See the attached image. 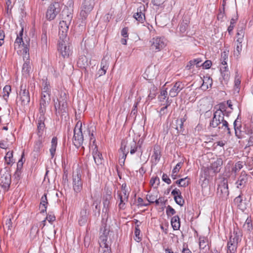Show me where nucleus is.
Wrapping results in <instances>:
<instances>
[{
	"instance_id": "nucleus-58",
	"label": "nucleus",
	"mask_w": 253,
	"mask_h": 253,
	"mask_svg": "<svg viewBox=\"0 0 253 253\" xmlns=\"http://www.w3.org/2000/svg\"><path fill=\"white\" fill-rule=\"evenodd\" d=\"M118 195L122 196L124 197V199L125 200V198L127 199H128L129 194L127 193V191L126 189H123L122 190V191L120 193H118Z\"/></svg>"
},
{
	"instance_id": "nucleus-23",
	"label": "nucleus",
	"mask_w": 253,
	"mask_h": 253,
	"mask_svg": "<svg viewBox=\"0 0 253 253\" xmlns=\"http://www.w3.org/2000/svg\"><path fill=\"white\" fill-rule=\"evenodd\" d=\"M45 118L44 114H41L38 121V129L39 135H42L44 131L45 125L44 123Z\"/></svg>"
},
{
	"instance_id": "nucleus-34",
	"label": "nucleus",
	"mask_w": 253,
	"mask_h": 253,
	"mask_svg": "<svg viewBox=\"0 0 253 253\" xmlns=\"http://www.w3.org/2000/svg\"><path fill=\"white\" fill-rule=\"evenodd\" d=\"M243 228L244 230L250 232L253 229V225L252 220L248 217L243 225Z\"/></svg>"
},
{
	"instance_id": "nucleus-46",
	"label": "nucleus",
	"mask_w": 253,
	"mask_h": 253,
	"mask_svg": "<svg viewBox=\"0 0 253 253\" xmlns=\"http://www.w3.org/2000/svg\"><path fill=\"white\" fill-rule=\"evenodd\" d=\"M39 232V229L38 228V225H33L31 229L30 235L33 238H35L37 236Z\"/></svg>"
},
{
	"instance_id": "nucleus-36",
	"label": "nucleus",
	"mask_w": 253,
	"mask_h": 253,
	"mask_svg": "<svg viewBox=\"0 0 253 253\" xmlns=\"http://www.w3.org/2000/svg\"><path fill=\"white\" fill-rule=\"evenodd\" d=\"M5 162L8 165H11L14 163V159L13 158V152L12 151H8L6 154V155L4 157Z\"/></svg>"
},
{
	"instance_id": "nucleus-14",
	"label": "nucleus",
	"mask_w": 253,
	"mask_h": 253,
	"mask_svg": "<svg viewBox=\"0 0 253 253\" xmlns=\"http://www.w3.org/2000/svg\"><path fill=\"white\" fill-rule=\"evenodd\" d=\"M23 29L22 28L19 33V35L17 36V38L14 42V47L15 48H20L21 47H23V52L26 53H28V51H29V43L27 42V43H25L23 41V39L22 36L23 35Z\"/></svg>"
},
{
	"instance_id": "nucleus-60",
	"label": "nucleus",
	"mask_w": 253,
	"mask_h": 253,
	"mask_svg": "<svg viewBox=\"0 0 253 253\" xmlns=\"http://www.w3.org/2000/svg\"><path fill=\"white\" fill-rule=\"evenodd\" d=\"M202 62V60L200 58L195 59L194 60L190 61V64L194 63V65H196L197 67H200L202 66V64L201 63Z\"/></svg>"
},
{
	"instance_id": "nucleus-62",
	"label": "nucleus",
	"mask_w": 253,
	"mask_h": 253,
	"mask_svg": "<svg viewBox=\"0 0 253 253\" xmlns=\"http://www.w3.org/2000/svg\"><path fill=\"white\" fill-rule=\"evenodd\" d=\"M12 224L11 219L9 218L6 221L5 228H7L8 230L11 231L12 227Z\"/></svg>"
},
{
	"instance_id": "nucleus-19",
	"label": "nucleus",
	"mask_w": 253,
	"mask_h": 253,
	"mask_svg": "<svg viewBox=\"0 0 253 253\" xmlns=\"http://www.w3.org/2000/svg\"><path fill=\"white\" fill-rule=\"evenodd\" d=\"M23 60L24 61V63L23 65L22 72L23 75H29L31 69L29 53L25 54L23 56Z\"/></svg>"
},
{
	"instance_id": "nucleus-5",
	"label": "nucleus",
	"mask_w": 253,
	"mask_h": 253,
	"mask_svg": "<svg viewBox=\"0 0 253 253\" xmlns=\"http://www.w3.org/2000/svg\"><path fill=\"white\" fill-rule=\"evenodd\" d=\"M239 241L240 236L234 231L228 242L227 253H236Z\"/></svg>"
},
{
	"instance_id": "nucleus-10",
	"label": "nucleus",
	"mask_w": 253,
	"mask_h": 253,
	"mask_svg": "<svg viewBox=\"0 0 253 253\" xmlns=\"http://www.w3.org/2000/svg\"><path fill=\"white\" fill-rule=\"evenodd\" d=\"M11 183V175L9 171L1 172L0 177V188L6 191L9 188Z\"/></svg>"
},
{
	"instance_id": "nucleus-7",
	"label": "nucleus",
	"mask_w": 253,
	"mask_h": 253,
	"mask_svg": "<svg viewBox=\"0 0 253 253\" xmlns=\"http://www.w3.org/2000/svg\"><path fill=\"white\" fill-rule=\"evenodd\" d=\"M56 115H64L67 111V104L66 96L64 93V96L57 99L54 104Z\"/></svg>"
},
{
	"instance_id": "nucleus-11",
	"label": "nucleus",
	"mask_w": 253,
	"mask_h": 253,
	"mask_svg": "<svg viewBox=\"0 0 253 253\" xmlns=\"http://www.w3.org/2000/svg\"><path fill=\"white\" fill-rule=\"evenodd\" d=\"M60 11V5L58 2L51 4L47 10L46 16L49 20L54 19Z\"/></svg>"
},
{
	"instance_id": "nucleus-49",
	"label": "nucleus",
	"mask_w": 253,
	"mask_h": 253,
	"mask_svg": "<svg viewBox=\"0 0 253 253\" xmlns=\"http://www.w3.org/2000/svg\"><path fill=\"white\" fill-rule=\"evenodd\" d=\"M237 121L235 120L234 122V127L235 129V132L236 135L238 137L240 138L241 137V131L239 129V126H237Z\"/></svg>"
},
{
	"instance_id": "nucleus-3",
	"label": "nucleus",
	"mask_w": 253,
	"mask_h": 253,
	"mask_svg": "<svg viewBox=\"0 0 253 253\" xmlns=\"http://www.w3.org/2000/svg\"><path fill=\"white\" fill-rule=\"evenodd\" d=\"M89 136L90 137V141L92 140V144H90V149L92 150V154L93 157V159L95 163L97 165H100L102 164L103 158L102 154L98 151L96 144L95 143V140L93 138V133H90V130H88Z\"/></svg>"
},
{
	"instance_id": "nucleus-52",
	"label": "nucleus",
	"mask_w": 253,
	"mask_h": 253,
	"mask_svg": "<svg viewBox=\"0 0 253 253\" xmlns=\"http://www.w3.org/2000/svg\"><path fill=\"white\" fill-rule=\"evenodd\" d=\"M174 200L176 204L180 205V206H183L184 203V201L183 199L182 198V197L181 195L179 196L178 197H174Z\"/></svg>"
},
{
	"instance_id": "nucleus-16",
	"label": "nucleus",
	"mask_w": 253,
	"mask_h": 253,
	"mask_svg": "<svg viewBox=\"0 0 253 253\" xmlns=\"http://www.w3.org/2000/svg\"><path fill=\"white\" fill-rule=\"evenodd\" d=\"M145 5L143 4H140V6L137 8V12L133 14V17L137 21L142 23L145 19Z\"/></svg>"
},
{
	"instance_id": "nucleus-43",
	"label": "nucleus",
	"mask_w": 253,
	"mask_h": 253,
	"mask_svg": "<svg viewBox=\"0 0 253 253\" xmlns=\"http://www.w3.org/2000/svg\"><path fill=\"white\" fill-rule=\"evenodd\" d=\"M118 197L119 199V208L120 209H124L125 208L126 203L127 202L128 200L126 198L125 200L124 197L120 195H118Z\"/></svg>"
},
{
	"instance_id": "nucleus-38",
	"label": "nucleus",
	"mask_w": 253,
	"mask_h": 253,
	"mask_svg": "<svg viewBox=\"0 0 253 253\" xmlns=\"http://www.w3.org/2000/svg\"><path fill=\"white\" fill-rule=\"evenodd\" d=\"M42 47L43 49H46L47 46V37L46 33H43L41 38Z\"/></svg>"
},
{
	"instance_id": "nucleus-18",
	"label": "nucleus",
	"mask_w": 253,
	"mask_h": 253,
	"mask_svg": "<svg viewBox=\"0 0 253 253\" xmlns=\"http://www.w3.org/2000/svg\"><path fill=\"white\" fill-rule=\"evenodd\" d=\"M50 101V95H42L40 100V112L41 114H44L46 110V107Z\"/></svg>"
},
{
	"instance_id": "nucleus-1",
	"label": "nucleus",
	"mask_w": 253,
	"mask_h": 253,
	"mask_svg": "<svg viewBox=\"0 0 253 253\" xmlns=\"http://www.w3.org/2000/svg\"><path fill=\"white\" fill-rule=\"evenodd\" d=\"M224 116L223 111L220 108L214 112L213 118L210 122V125L211 127L214 128L222 124L221 126H219V128L223 129L224 132L227 131L228 134H230L228 123L226 121L224 120Z\"/></svg>"
},
{
	"instance_id": "nucleus-26",
	"label": "nucleus",
	"mask_w": 253,
	"mask_h": 253,
	"mask_svg": "<svg viewBox=\"0 0 253 253\" xmlns=\"http://www.w3.org/2000/svg\"><path fill=\"white\" fill-rule=\"evenodd\" d=\"M222 164V161L221 159H217L211 165V168L214 173L219 172L221 166Z\"/></svg>"
},
{
	"instance_id": "nucleus-41",
	"label": "nucleus",
	"mask_w": 253,
	"mask_h": 253,
	"mask_svg": "<svg viewBox=\"0 0 253 253\" xmlns=\"http://www.w3.org/2000/svg\"><path fill=\"white\" fill-rule=\"evenodd\" d=\"M244 34L245 33L242 28H240L238 29L237 33V42H240L243 41L244 37Z\"/></svg>"
},
{
	"instance_id": "nucleus-55",
	"label": "nucleus",
	"mask_w": 253,
	"mask_h": 253,
	"mask_svg": "<svg viewBox=\"0 0 253 253\" xmlns=\"http://www.w3.org/2000/svg\"><path fill=\"white\" fill-rule=\"evenodd\" d=\"M168 95V92L166 90H163L161 92V94L159 96V98L160 101H164L166 99Z\"/></svg>"
},
{
	"instance_id": "nucleus-31",
	"label": "nucleus",
	"mask_w": 253,
	"mask_h": 253,
	"mask_svg": "<svg viewBox=\"0 0 253 253\" xmlns=\"http://www.w3.org/2000/svg\"><path fill=\"white\" fill-rule=\"evenodd\" d=\"M57 144V139L56 137H54L52 139L51 147L49 149L50 155L52 158H53L55 155Z\"/></svg>"
},
{
	"instance_id": "nucleus-42",
	"label": "nucleus",
	"mask_w": 253,
	"mask_h": 253,
	"mask_svg": "<svg viewBox=\"0 0 253 253\" xmlns=\"http://www.w3.org/2000/svg\"><path fill=\"white\" fill-rule=\"evenodd\" d=\"M237 19H238V16H235L234 17H233L231 19L230 24V25L228 27V29H227L228 32L229 34H231V33L232 32V30H233L235 24L236 23V21H237Z\"/></svg>"
},
{
	"instance_id": "nucleus-6",
	"label": "nucleus",
	"mask_w": 253,
	"mask_h": 253,
	"mask_svg": "<svg viewBox=\"0 0 253 253\" xmlns=\"http://www.w3.org/2000/svg\"><path fill=\"white\" fill-rule=\"evenodd\" d=\"M95 0H84L81 7L80 15L82 19H85L95 5Z\"/></svg>"
},
{
	"instance_id": "nucleus-64",
	"label": "nucleus",
	"mask_w": 253,
	"mask_h": 253,
	"mask_svg": "<svg viewBox=\"0 0 253 253\" xmlns=\"http://www.w3.org/2000/svg\"><path fill=\"white\" fill-rule=\"evenodd\" d=\"M234 83L235 87L238 89L239 88V85L241 84V80L239 75H236Z\"/></svg>"
},
{
	"instance_id": "nucleus-17",
	"label": "nucleus",
	"mask_w": 253,
	"mask_h": 253,
	"mask_svg": "<svg viewBox=\"0 0 253 253\" xmlns=\"http://www.w3.org/2000/svg\"><path fill=\"white\" fill-rule=\"evenodd\" d=\"M69 25V24L60 21L59 26V39H69L67 37V33L68 31Z\"/></svg>"
},
{
	"instance_id": "nucleus-24",
	"label": "nucleus",
	"mask_w": 253,
	"mask_h": 253,
	"mask_svg": "<svg viewBox=\"0 0 253 253\" xmlns=\"http://www.w3.org/2000/svg\"><path fill=\"white\" fill-rule=\"evenodd\" d=\"M109 63L107 60L103 59L101 62V68L98 70L97 75L98 77H100L106 74V70L108 69Z\"/></svg>"
},
{
	"instance_id": "nucleus-35",
	"label": "nucleus",
	"mask_w": 253,
	"mask_h": 253,
	"mask_svg": "<svg viewBox=\"0 0 253 253\" xmlns=\"http://www.w3.org/2000/svg\"><path fill=\"white\" fill-rule=\"evenodd\" d=\"M48 204L46 194H44L41 198V206L43 207V209H42L41 212H44L46 211L47 205Z\"/></svg>"
},
{
	"instance_id": "nucleus-47",
	"label": "nucleus",
	"mask_w": 253,
	"mask_h": 253,
	"mask_svg": "<svg viewBox=\"0 0 253 253\" xmlns=\"http://www.w3.org/2000/svg\"><path fill=\"white\" fill-rule=\"evenodd\" d=\"M140 230L139 228L138 225H137L135 227V231H134V234H135L134 240L137 242H139L141 240V237L140 236Z\"/></svg>"
},
{
	"instance_id": "nucleus-28",
	"label": "nucleus",
	"mask_w": 253,
	"mask_h": 253,
	"mask_svg": "<svg viewBox=\"0 0 253 253\" xmlns=\"http://www.w3.org/2000/svg\"><path fill=\"white\" fill-rule=\"evenodd\" d=\"M212 83V81L211 78L210 77L204 78L203 84L201 86V88L202 89L206 90L211 86Z\"/></svg>"
},
{
	"instance_id": "nucleus-53",
	"label": "nucleus",
	"mask_w": 253,
	"mask_h": 253,
	"mask_svg": "<svg viewBox=\"0 0 253 253\" xmlns=\"http://www.w3.org/2000/svg\"><path fill=\"white\" fill-rule=\"evenodd\" d=\"M228 58V56L225 53V52H224L223 53H221V66H226L227 65V62L225 61L226 59Z\"/></svg>"
},
{
	"instance_id": "nucleus-37",
	"label": "nucleus",
	"mask_w": 253,
	"mask_h": 253,
	"mask_svg": "<svg viewBox=\"0 0 253 253\" xmlns=\"http://www.w3.org/2000/svg\"><path fill=\"white\" fill-rule=\"evenodd\" d=\"M242 42H237L235 49L234 51V56L238 58L240 55L242 49Z\"/></svg>"
},
{
	"instance_id": "nucleus-21",
	"label": "nucleus",
	"mask_w": 253,
	"mask_h": 253,
	"mask_svg": "<svg viewBox=\"0 0 253 253\" xmlns=\"http://www.w3.org/2000/svg\"><path fill=\"white\" fill-rule=\"evenodd\" d=\"M183 87L184 86L182 83L180 82H176L170 90L169 95L171 97H175Z\"/></svg>"
},
{
	"instance_id": "nucleus-50",
	"label": "nucleus",
	"mask_w": 253,
	"mask_h": 253,
	"mask_svg": "<svg viewBox=\"0 0 253 253\" xmlns=\"http://www.w3.org/2000/svg\"><path fill=\"white\" fill-rule=\"evenodd\" d=\"M157 198V195L150 194L146 195V199L149 203H154V201L156 200Z\"/></svg>"
},
{
	"instance_id": "nucleus-25",
	"label": "nucleus",
	"mask_w": 253,
	"mask_h": 253,
	"mask_svg": "<svg viewBox=\"0 0 253 253\" xmlns=\"http://www.w3.org/2000/svg\"><path fill=\"white\" fill-rule=\"evenodd\" d=\"M13 135L10 134L8 136V138H6V140H2L0 142V148L6 149L9 148L12 143Z\"/></svg>"
},
{
	"instance_id": "nucleus-56",
	"label": "nucleus",
	"mask_w": 253,
	"mask_h": 253,
	"mask_svg": "<svg viewBox=\"0 0 253 253\" xmlns=\"http://www.w3.org/2000/svg\"><path fill=\"white\" fill-rule=\"evenodd\" d=\"M157 88L153 86L152 88V91L151 89L150 90V93L148 95V98L150 99H152L155 98L156 95Z\"/></svg>"
},
{
	"instance_id": "nucleus-4",
	"label": "nucleus",
	"mask_w": 253,
	"mask_h": 253,
	"mask_svg": "<svg viewBox=\"0 0 253 253\" xmlns=\"http://www.w3.org/2000/svg\"><path fill=\"white\" fill-rule=\"evenodd\" d=\"M82 127V123L81 121H78L74 128V134L73 139L74 144L78 148L83 144L84 141V136Z\"/></svg>"
},
{
	"instance_id": "nucleus-54",
	"label": "nucleus",
	"mask_w": 253,
	"mask_h": 253,
	"mask_svg": "<svg viewBox=\"0 0 253 253\" xmlns=\"http://www.w3.org/2000/svg\"><path fill=\"white\" fill-rule=\"evenodd\" d=\"M166 212L168 216H171L175 213V211L171 207L168 206L167 208Z\"/></svg>"
},
{
	"instance_id": "nucleus-45",
	"label": "nucleus",
	"mask_w": 253,
	"mask_h": 253,
	"mask_svg": "<svg viewBox=\"0 0 253 253\" xmlns=\"http://www.w3.org/2000/svg\"><path fill=\"white\" fill-rule=\"evenodd\" d=\"M185 121V119H180L176 120V129L178 131H181L183 129V123Z\"/></svg>"
},
{
	"instance_id": "nucleus-61",
	"label": "nucleus",
	"mask_w": 253,
	"mask_h": 253,
	"mask_svg": "<svg viewBox=\"0 0 253 253\" xmlns=\"http://www.w3.org/2000/svg\"><path fill=\"white\" fill-rule=\"evenodd\" d=\"M222 78L224 80L227 81L230 78V73L228 71L221 72Z\"/></svg>"
},
{
	"instance_id": "nucleus-29",
	"label": "nucleus",
	"mask_w": 253,
	"mask_h": 253,
	"mask_svg": "<svg viewBox=\"0 0 253 253\" xmlns=\"http://www.w3.org/2000/svg\"><path fill=\"white\" fill-rule=\"evenodd\" d=\"M161 158V152L159 146H155L154 148L153 154L152 158L155 161V163L158 162Z\"/></svg>"
},
{
	"instance_id": "nucleus-59",
	"label": "nucleus",
	"mask_w": 253,
	"mask_h": 253,
	"mask_svg": "<svg viewBox=\"0 0 253 253\" xmlns=\"http://www.w3.org/2000/svg\"><path fill=\"white\" fill-rule=\"evenodd\" d=\"M242 168V162H238L235 164L234 168L233 169V170L236 172L237 171L240 170Z\"/></svg>"
},
{
	"instance_id": "nucleus-20",
	"label": "nucleus",
	"mask_w": 253,
	"mask_h": 253,
	"mask_svg": "<svg viewBox=\"0 0 253 253\" xmlns=\"http://www.w3.org/2000/svg\"><path fill=\"white\" fill-rule=\"evenodd\" d=\"M248 178V176L246 172L245 171H242L241 175L236 182L237 187L239 189L244 187L247 182Z\"/></svg>"
},
{
	"instance_id": "nucleus-33",
	"label": "nucleus",
	"mask_w": 253,
	"mask_h": 253,
	"mask_svg": "<svg viewBox=\"0 0 253 253\" xmlns=\"http://www.w3.org/2000/svg\"><path fill=\"white\" fill-rule=\"evenodd\" d=\"M42 138L39 137L38 140H37L34 145V151L36 153H39L42 147Z\"/></svg>"
},
{
	"instance_id": "nucleus-63",
	"label": "nucleus",
	"mask_w": 253,
	"mask_h": 253,
	"mask_svg": "<svg viewBox=\"0 0 253 253\" xmlns=\"http://www.w3.org/2000/svg\"><path fill=\"white\" fill-rule=\"evenodd\" d=\"M212 65L211 62L210 60H207L202 64L203 68L206 69L210 68Z\"/></svg>"
},
{
	"instance_id": "nucleus-15",
	"label": "nucleus",
	"mask_w": 253,
	"mask_h": 253,
	"mask_svg": "<svg viewBox=\"0 0 253 253\" xmlns=\"http://www.w3.org/2000/svg\"><path fill=\"white\" fill-rule=\"evenodd\" d=\"M73 9L65 8L62 11V20L61 22L70 25L73 18Z\"/></svg>"
},
{
	"instance_id": "nucleus-2",
	"label": "nucleus",
	"mask_w": 253,
	"mask_h": 253,
	"mask_svg": "<svg viewBox=\"0 0 253 253\" xmlns=\"http://www.w3.org/2000/svg\"><path fill=\"white\" fill-rule=\"evenodd\" d=\"M57 50L64 58H68L72 53V48L68 39H59Z\"/></svg>"
},
{
	"instance_id": "nucleus-8",
	"label": "nucleus",
	"mask_w": 253,
	"mask_h": 253,
	"mask_svg": "<svg viewBox=\"0 0 253 253\" xmlns=\"http://www.w3.org/2000/svg\"><path fill=\"white\" fill-rule=\"evenodd\" d=\"M150 48L155 52H158L163 49L166 45V41L163 38L156 37L150 41Z\"/></svg>"
},
{
	"instance_id": "nucleus-30",
	"label": "nucleus",
	"mask_w": 253,
	"mask_h": 253,
	"mask_svg": "<svg viewBox=\"0 0 253 253\" xmlns=\"http://www.w3.org/2000/svg\"><path fill=\"white\" fill-rule=\"evenodd\" d=\"M171 224L174 230H177L179 229L180 224V219L178 216L175 215L171 218Z\"/></svg>"
},
{
	"instance_id": "nucleus-9",
	"label": "nucleus",
	"mask_w": 253,
	"mask_h": 253,
	"mask_svg": "<svg viewBox=\"0 0 253 253\" xmlns=\"http://www.w3.org/2000/svg\"><path fill=\"white\" fill-rule=\"evenodd\" d=\"M217 195L222 199H226L229 195L228 180L226 178H223L218 185Z\"/></svg>"
},
{
	"instance_id": "nucleus-48",
	"label": "nucleus",
	"mask_w": 253,
	"mask_h": 253,
	"mask_svg": "<svg viewBox=\"0 0 253 253\" xmlns=\"http://www.w3.org/2000/svg\"><path fill=\"white\" fill-rule=\"evenodd\" d=\"M252 128H251L250 130H248V133L249 134L251 135V136L249 140V143L250 145H253V116L252 117Z\"/></svg>"
},
{
	"instance_id": "nucleus-32",
	"label": "nucleus",
	"mask_w": 253,
	"mask_h": 253,
	"mask_svg": "<svg viewBox=\"0 0 253 253\" xmlns=\"http://www.w3.org/2000/svg\"><path fill=\"white\" fill-rule=\"evenodd\" d=\"M126 146L124 145V146L122 145L120 150L121 151L122 153V156L121 158H120L119 159V162L120 163V165L121 166H123L125 164V161L126 157L127 154L128 153L127 151H126Z\"/></svg>"
},
{
	"instance_id": "nucleus-39",
	"label": "nucleus",
	"mask_w": 253,
	"mask_h": 253,
	"mask_svg": "<svg viewBox=\"0 0 253 253\" xmlns=\"http://www.w3.org/2000/svg\"><path fill=\"white\" fill-rule=\"evenodd\" d=\"M11 89L10 85H5L3 89V97L5 100H7L9 97V93L11 92Z\"/></svg>"
},
{
	"instance_id": "nucleus-27",
	"label": "nucleus",
	"mask_w": 253,
	"mask_h": 253,
	"mask_svg": "<svg viewBox=\"0 0 253 253\" xmlns=\"http://www.w3.org/2000/svg\"><path fill=\"white\" fill-rule=\"evenodd\" d=\"M87 220V214L86 210H82L80 212L79 218V223L82 225L84 224Z\"/></svg>"
},
{
	"instance_id": "nucleus-13",
	"label": "nucleus",
	"mask_w": 253,
	"mask_h": 253,
	"mask_svg": "<svg viewBox=\"0 0 253 253\" xmlns=\"http://www.w3.org/2000/svg\"><path fill=\"white\" fill-rule=\"evenodd\" d=\"M73 187L74 191L78 193L81 191L83 188V182L81 180V175L78 171L73 175Z\"/></svg>"
},
{
	"instance_id": "nucleus-44",
	"label": "nucleus",
	"mask_w": 253,
	"mask_h": 253,
	"mask_svg": "<svg viewBox=\"0 0 253 253\" xmlns=\"http://www.w3.org/2000/svg\"><path fill=\"white\" fill-rule=\"evenodd\" d=\"M189 21L187 20H186L184 21V20L182 21V22L180 23L179 25V31L181 33H184L188 27V24Z\"/></svg>"
},
{
	"instance_id": "nucleus-40",
	"label": "nucleus",
	"mask_w": 253,
	"mask_h": 253,
	"mask_svg": "<svg viewBox=\"0 0 253 253\" xmlns=\"http://www.w3.org/2000/svg\"><path fill=\"white\" fill-rule=\"evenodd\" d=\"M78 65L81 68H85L87 65V60L85 56H82L79 59Z\"/></svg>"
},
{
	"instance_id": "nucleus-12",
	"label": "nucleus",
	"mask_w": 253,
	"mask_h": 253,
	"mask_svg": "<svg viewBox=\"0 0 253 253\" xmlns=\"http://www.w3.org/2000/svg\"><path fill=\"white\" fill-rule=\"evenodd\" d=\"M29 92L25 85H21L19 93V101L22 106L27 105L30 102Z\"/></svg>"
},
{
	"instance_id": "nucleus-57",
	"label": "nucleus",
	"mask_w": 253,
	"mask_h": 253,
	"mask_svg": "<svg viewBox=\"0 0 253 253\" xmlns=\"http://www.w3.org/2000/svg\"><path fill=\"white\" fill-rule=\"evenodd\" d=\"M224 8H223L222 10L219 9L217 16V18L218 20L222 21L224 17Z\"/></svg>"
},
{
	"instance_id": "nucleus-51",
	"label": "nucleus",
	"mask_w": 253,
	"mask_h": 253,
	"mask_svg": "<svg viewBox=\"0 0 253 253\" xmlns=\"http://www.w3.org/2000/svg\"><path fill=\"white\" fill-rule=\"evenodd\" d=\"M111 199V195H107L106 196L103 200V205L104 207L106 208V209H108L109 205L110 204V200Z\"/></svg>"
},
{
	"instance_id": "nucleus-22",
	"label": "nucleus",
	"mask_w": 253,
	"mask_h": 253,
	"mask_svg": "<svg viewBox=\"0 0 253 253\" xmlns=\"http://www.w3.org/2000/svg\"><path fill=\"white\" fill-rule=\"evenodd\" d=\"M51 88L49 82L46 78L42 79V95H50Z\"/></svg>"
}]
</instances>
